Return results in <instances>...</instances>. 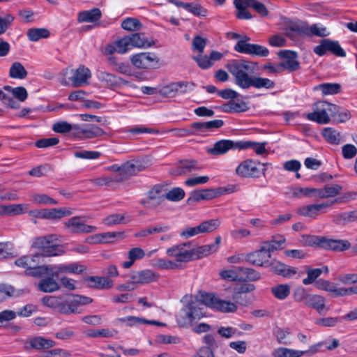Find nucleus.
<instances>
[{
    "label": "nucleus",
    "mask_w": 357,
    "mask_h": 357,
    "mask_svg": "<svg viewBox=\"0 0 357 357\" xmlns=\"http://www.w3.org/2000/svg\"><path fill=\"white\" fill-rule=\"evenodd\" d=\"M226 68L234 79L235 84L241 89H272L275 83L266 77L252 75L258 68V63L246 59H233Z\"/></svg>",
    "instance_id": "f257e3e1"
},
{
    "label": "nucleus",
    "mask_w": 357,
    "mask_h": 357,
    "mask_svg": "<svg viewBox=\"0 0 357 357\" xmlns=\"http://www.w3.org/2000/svg\"><path fill=\"white\" fill-rule=\"evenodd\" d=\"M91 297L79 294H70L63 298L59 296H45L43 298L44 305L54 308L61 314H80V306L91 303Z\"/></svg>",
    "instance_id": "f03ea898"
},
{
    "label": "nucleus",
    "mask_w": 357,
    "mask_h": 357,
    "mask_svg": "<svg viewBox=\"0 0 357 357\" xmlns=\"http://www.w3.org/2000/svg\"><path fill=\"white\" fill-rule=\"evenodd\" d=\"M205 316L204 307L198 298L190 297L176 315V323L180 327L188 328L194 321Z\"/></svg>",
    "instance_id": "7ed1b4c3"
},
{
    "label": "nucleus",
    "mask_w": 357,
    "mask_h": 357,
    "mask_svg": "<svg viewBox=\"0 0 357 357\" xmlns=\"http://www.w3.org/2000/svg\"><path fill=\"white\" fill-rule=\"evenodd\" d=\"M56 241H58L57 235L50 234L36 238L32 245L33 248L41 250V253L39 254L40 257L57 256L63 252V249L62 245L52 244Z\"/></svg>",
    "instance_id": "20e7f679"
},
{
    "label": "nucleus",
    "mask_w": 357,
    "mask_h": 357,
    "mask_svg": "<svg viewBox=\"0 0 357 357\" xmlns=\"http://www.w3.org/2000/svg\"><path fill=\"white\" fill-rule=\"evenodd\" d=\"M268 163H261L258 160L247 159L241 162L236 169V174L244 178H259L265 174L266 166Z\"/></svg>",
    "instance_id": "39448f33"
},
{
    "label": "nucleus",
    "mask_w": 357,
    "mask_h": 357,
    "mask_svg": "<svg viewBox=\"0 0 357 357\" xmlns=\"http://www.w3.org/2000/svg\"><path fill=\"white\" fill-rule=\"evenodd\" d=\"M196 84L192 82H175L162 86L160 89V93L164 97L174 98L177 96L184 95L192 91Z\"/></svg>",
    "instance_id": "423d86ee"
},
{
    "label": "nucleus",
    "mask_w": 357,
    "mask_h": 357,
    "mask_svg": "<svg viewBox=\"0 0 357 357\" xmlns=\"http://www.w3.org/2000/svg\"><path fill=\"white\" fill-rule=\"evenodd\" d=\"M333 105L326 101H319L313 105L314 112L306 114L309 121L319 124H326L330 121L329 114L332 112Z\"/></svg>",
    "instance_id": "0eeeda50"
},
{
    "label": "nucleus",
    "mask_w": 357,
    "mask_h": 357,
    "mask_svg": "<svg viewBox=\"0 0 357 357\" xmlns=\"http://www.w3.org/2000/svg\"><path fill=\"white\" fill-rule=\"evenodd\" d=\"M166 254L169 257L175 258L174 262L187 263L192 261L191 252V243L185 242L174 245L166 250Z\"/></svg>",
    "instance_id": "6e6552de"
},
{
    "label": "nucleus",
    "mask_w": 357,
    "mask_h": 357,
    "mask_svg": "<svg viewBox=\"0 0 357 357\" xmlns=\"http://www.w3.org/2000/svg\"><path fill=\"white\" fill-rule=\"evenodd\" d=\"M84 216H73L64 222V227L72 234H89L97 230V227L86 225Z\"/></svg>",
    "instance_id": "1a4fd4ad"
},
{
    "label": "nucleus",
    "mask_w": 357,
    "mask_h": 357,
    "mask_svg": "<svg viewBox=\"0 0 357 357\" xmlns=\"http://www.w3.org/2000/svg\"><path fill=\"white\" fill-rule=\"evenodd\" d=\"M220 225L218 219H211L196 227H186L181 232L180 236L184 238H188L199 234L210 233L217 229Z\"/></svg>",
    "instance_id": "9d476101"
},
{
    "label": "nucleus",
    "mask_w": 357,
    "mask_h": 357,
    "mask_svg": "<svg viewBox=\"0 0 357 357\" xmlns=\"http://www.w3.org/2000/svg\"><path fill=\"white\" fill-rule=\"evenodd\" d=\"M131 63L138 69L156 68L158 59L154 53L140 52L130 56Z\"/></svg>",
    "instance_id": "9b49d317"
},
{
    "label": "nucleus",
    "mask_w": 357,
    "mask_h": 357,
    "mask_svg": "<svg viewBox=\"0 0 357 357\" xmlns=\"http://www.w3.org/2000/svg\"><path fill=\"white\" fill-rule=\"evenodd\" d=\"M104 134L105 131L95 124L74 125L73 137L80 139L96 138Z\"/></svg>",
    "instance_id": "f8f14e48"
},
{
    "label": "nucleus",
    "mask_w": 357,
    "mask_h": 357,
    "mask_svg": "<svg viewBox=\"0 0 357 357\" xmlns=\"http://www.w3.org/2000/svg\"><path fill=\"white\" fill-rule=\"evenodd\" d=\"M163 187L160 185H153L146 194V197L139 201V204L148 209H154L164 201Z\"/></svg>",
    "instance_id": "ddd939ff"
},
{
    "label": "nucleus",
    "mask_w": 357,
    "mask_h": 357,
    "mask_svg": "<svg viewBox=\"0 0 357 357\" xmlns=\"http://www.w3.org/2000/svg\"><path fill=\"white\" fill-rule=\"evenodd\" d=\"M129 278L132 284H146L158 280L160 275L151 269L132 272Z\"/></svg>",
    "instance_id": "4468645a"
},
{
    "label": "nucleus",
    "mask_w": 357,
    "mask_h": 357,
    "mask_svg": "<svg viewBox=\"0 0 357 357\" xmlns=\"http://www.w3.org/2000/svg\"><path fill=\"white\" fill-rule=\"evenodd\" d=\"M250 41H245L244 43L240 45V54H247L252 57H266L269 55L268 49L259 44L250 43Z\"/></svg>",
    "instance_id": "2eb2a0df"
},
{
    "label": "nucleus",
    "mask_w": 357,
    "mask_h": 357,
    "mask_svg": "<svg viewBox=\"0 0 357 357\" xmlns=\"http://www.w3.org/2000/svg\"><path fill=\"white\" fill-rule=\"evenodd\" d=\"M220 195V189L195 190L190 192V195L187 199V203L190 204L202 200H211L219 197Z\"/></svg>",
    "instance_id": "dca6fc26"
},
{
    "label": "nucleus",
    "mask_w": 357,
    "mask_h": 357,
    "mask_svg": "<svg viewBox=\"0 0 357 357\" xmlns=\"http://www.w3.org/2000/svg\"><path fill=\"white\" fill-rule=\"evenodd\" d=\"M240 144L241 141L222 139L215 142L213 146L208 150V153L213 155H223L229 150H240Z\"/></svg>",
    "instance_id": "f3484780"
},
{
    "label": "nucleus",
    "mask_w": 357,
    "mask_h": 357,
    "mask_svg": "<svg viewBox=\"0 0 357 357\" xmlns=\"http://www.w3.org/2000/svg\"><path fill=\"white\" fill-rule=\"evenodd\" d=\"M91 77V73L89 68L80 65L73 71V76L70 77L71 85L73 87H79L89 84V79Z\"/></svg>",
    "instance_id": "a211bd4d"
},
{
    "label": "nucleus",
    "mask_w": 357,
    "mask_h": 357,
    "mask_svg": "<svg viewBox=\"0 0 357 357\" xmlns=\"http://www.w3.org/2000/svg\"><path fill=\"white\" fill-rule=\"evenodd\" d=\"M293 30L309 36L325 37L329 35L326 28L319 24H314L311 26L307 24H302L296 26Z\"/></svg>",
    "instance_id": "6ab92c4d"
},
{
    "label": "nucleus",
    "mask_w": 357,
    "mask_h": 357,
    "mask_svg": "<svg viewBox=\"0 0 357 357\" xmlns=\"http://www.w3.org/2000/svg\"><path fill=\"white\" fill-rule=\"evenodd\" d=\"M271 255L262 250L261 247L259 250L245 255V261L257 266H267L269 265Z\"/></svg>",
    "instance_id": "aec40b11"
},
{
    "label": "nucleus",
    "mask_w": 357,
    "mask_h": 357,
    "mask_svg": "<svg viewBox=\"0 0 357 357\" xmlns=\"http://www.w3.org/2000/svg\"><path fill=\"white\" fill-rule=\"evenodd\" d=\"M142 165L138 161H127L121 165V176L115 175L116 182L120 183L142 171Z\"/></svg>",
    "instance_id": "412c9836"
},
{
    "label": "nucleus",
    "mask_w": 357,
    "mask_h": 357,
    "mask_svg": "<svg viewBox=\"0 0 357 357\" xmlns=\"http://www.w3.org/2000/svg\"><path fill=\"white\" fill-rule=\"evenodd\" d=\"M279 56L286 60L280 63L281 68L288 70L289 72L297 70L300 68V63L297 61V54L289 50H283L279 52Z\"/></svg>",
    "instance_id": "4be33fe9"
},
{
    "label": "nucleus",
    "mask_w": 357,
    "mask_h": 357,
    "mask_svg": "<svg viewBox=\"0 0 357 357\" xmlns=\"http://www.w3.org/2000/svg\"><path fill=\"white\" fill-rule=\"evenodd\" d=\"M55 344L56 342L52 340L38 336L26 340L24 343V347L26 349H34L36 350H40L52 348Z\"/></svg>",
    "instance_id": "5701e85b"
},
{
    "label": "nucleus",
    "mask_w": 357,
    "mask_h": 357,
    "mask_svg": "<svg viewBox=\"0 0 357 357\" xmlns=\"http://www.w3.org/2000/svg\"><path fill=\"white\" fill-rule=\"evenodd\" d=\"M38 259H36V265L25 271L27 275L34 278H42L46 275L56 276V271L52 266H38Z\"/></svg>",
    "instance_id": "b1692460"
},
{
    "label": "nucleus",
    "mask_w": 357,
    "mask_h": 357,
    "mask_svg": "<svg viewBox=\"0 0 357 357\" xmlns=\"http://www.w3.org/2000/svg\"><path fill=\"white\" fill-rule=\"evenodd\" d=\"M201 169L200 164L196 160H182L179 161L174 171L176 175H185Z\"/></svg>",
    "instance_id": "393cba45"
},
{
    "label": "nucleus",
    "mask_w": 357,
    "mask_h": 357,
    "mask_svg": "<svg viewBox=\"0 0 357 357\" xmlns=\"http://www.w3.org/2000/svg\"><path fill=\"white\" fill-rule=\"evenodd\" d=\"M96 76L102 84L108 89H114L120 85L119 77L105 70H98Z\"/></svg>",
    "instance_id": "a878e982"
},
{
    "label": "nucleus",
    "mask_w": 357,
    "mask_h": 357,
    "mask_svg": "<svg viewBox=\"0 0 357 357\" xmlns=\"http://www.w3.org/2000/svg\"><path fill=\"white\" fill-rule=\"evenodd\" d=\"M84 280L88 287L98 289H110L113 286V281L105 277L89 276Z\"/></svg>",
    "instance_id": "bb28decb"
},
{
    "label": "nucleus",
    "mask_w": 357,
    "mask_h": 357,
    "mask_svg": "<svg viewBox=\"0 0 357 357\" xmlns=\"http://www.w3.org/2000/svg\"><path fill=\"white\" fill-rule=\"evenodd\" d=\"M330 204L323 203L319 204H310L301 207L298 213L303 216L316 217L320 211L329 206Z\"/></svg>",
    "instance_id": "cd10ccee"
},
{
    "label": "nucleus",
    "mask_w": 357,
    "mask_h": 357,
    "mask_svg": "<svg viewBox=\"0 0 357 357\" xmlns=\"http://www.w3.org/2000/svg\"><path fill=\"white\" fill-rule=\"evenodd\" d=\"M222 110L226 113H240L249 109V107L245 102H236L233 100L227 103L223 104L221 107Z\"/></svg>",
    "instance_id": "c85d7f7f"
},
{
    "label": "nucleus",
    "mask_w": 357,
    "mask_h": 357,
    "mask_svg": "<svg viewBox=\"0 0 357 357\" xmlns=\"http://www.w3.org/2000/svg\"><path fill=\"white\" fill-rule=\"evenodd\" d=\"M38 284V289L45 293H50L59 289V284L53 278L54 276L46 275Z\"/></svg>",
    "instance_id": "c756f323"
},
{
    "label": "nucleus",
    "mask_w": 357,
    "mask_h": 357,
    "mask_svg": "<svg viewBox=\"0 0 357 357\" xmlns=\"http://www.w3.org/2000/svg\"><path fill=\"white\" fill-rule=\"evenodd\" d=\"M305 305L316 310L319 314H321L325 310V299L324 297L319 295L309 294Z\"/></svg>",
    "instance_id": "7c9ffc66"
},
{
    "label": "nucleus",
    "mask_w": 357,
    "mask_h": 357,
    "mask_svg": "<svg viewBox=\"0 0 357 357\" xmlns=\"http://www.w3.org/2000/svg\"><path fill=\"white\" fill-rule=\"evenodd\" d=\"M273 296L280 301L285 300L291 293V286L288 284H277L271 288Z\"/></svg>",
    "instance_id": "2f4dec72"
},
{
    "label": "nucleus",
    "mask_w": 357,
    "mask_h": 357,
    "mask_svg": "<svg viewBox=\"0 0 357 357\" xmlns=\"http://www.w3.org/2000/svg\"><path fill=\"white\" fill-rule=\"evenodd\" d=\"M101 17V12L98 8H93L89 10L82 11L78 14L79 22H95Z\"/></svg>",
    "instance_id": "473e14b6"
},
{
    "label": "nucleus",
    "mask_w": 357,
    "mask_h": 357,
    "mask_svg": "<svg viewBox=\"0 0 357 357\" xmlns=\"http://www.w3.org/2000/svg\"><path fill=\"white\" fill-rule=\"evenodd\" d=\"M192 261L197 260L209 255L215 252V246L208 245H201L195 248H191Z\"/></svg>",
    "instance_id": "72a5a7b5"
},
{
    "label": "nucleus",
    "mask_w": 357,
    "mask_h": 357,
    "mask_svg": "<svg viewBox=\"0 0 357 357\" xmlns=\"http://www.w3.org/2000/svg\"><path fill=\"white\" fill-rule=\"evenodd\" d=\"M267 142H255L252 141H241L240 150L252 149L257 155H262L267 152L266 145Z\"/></svg>",
    "instance_id": "f704fd0d"
},
{
    "label": "nucleus",
    "mask_w": 357,
    "mask_h": 357,
    "mask_svg": "<svg viewBox=\"0 0 357 357\" xmlns=\"http://www.w3.org/2000/svg\"><path fill=\"white\" fill-rule=\"evenodd\" d=\"M144 256L145 252L143 249L141 248H133L129 250L128 254L129 261L123 262L122 266L124 268H129L132 266L135 261L144 258Z\"/></svg>",
    "instance_id": "c9c22d12"
},
{
    "label": "nucleus",
    "mask_w": 357,
    "mask_h": 357,
    "mask_svg": "<svg viewBox=\"0 0 357 357\" xmlns=\"http://www.w3.org/2000/svg\"><path fill=\"white\" fill-rule=\"evenodd\" d=\"M313 51L319 56H324L328 52L335 54V41L324 39L319 45L314 47Z\"/></svg>",
    "instance_id": "e433bc0d"
},
{
    "label": "nucleus",
    "mask_w": 357,
    "mask_h": 357,
    "mask_svg": "<svg viewBox=\"0 0 357 357\" xmlns=\"http://www.w3.org/2000/svg\"><path fill=\"white\" fill-rule=\"evenodd\" d=\"M285 242V238L280 236L278 239H273L270 241L264 242L261 245L262 250L271 256V253L280 248Z\"/></svg>",
    "instance_id": "4c0bfd02"
},
{
    "label": "nucleus",
    "mask_w": 357,
    "mask_h": 357,
    "mask_svg": "<svg viewBox=\"0 0 357 357\" xmlns=\"http://www.w3.org/2000/svg\"><path fill=\"white\" fill-rule=\"evenodd\" d=\"M54 269L56 271V276L59 273H81L84 268L83 266L79 265L77 263H71L69 264H61L54 266Z\"/></svg>",
    "instance_id": "58836bf2"
},
{
    "label": "nucleus",
    "mask_w": 357,
    "mask_h": 357,
    "mask_svg": "<svg viewBox=\"0 0 357 357\" xmlns=\"http://www.w3.org/2000/svg\"><path fill=\"white\" fill-rule=\"evenodd\" d=\"M117 234L115 232H106L99 234H96L86 239L89 243H106L113 241L116 236Z\"/></svg>",
    "instance_id": "ea45409f"
},
{
    "label": "nucleus",
    "mask_w": 357,
    "mask_h": 357,
    "mask_svg": "<svg viewBox=\"0 0 357 357\" xmlns=\"http://www.w3.org/2000/svg\"><path fill=\"white\" fill-rule=\"evenodd\" d=\"M24 213L23 204H10L0 206V215H16Z\"/></svg>",
    "instance_id": "a19ab883"
},
{
    "label": "nucleus",
    "mask_w": 357,
    "mask_h": 357,
    "mask_svg": "<svg viewBox=\"0 0 357 357\" xmlns=\"http://www.w3.org/2000/svg\"><path fill=\"white\" fill-rule=\"evenodd\" d=\"M9 76L11 78L22 79L27 76V71L20 62H14L9 70Z\"/></svg>",
    "instance_id": "79ce46f5"
},
{
    "label": "nucleus",
    "mask_w": 357,
    "mask_h": 357,
    "mask_svg": "<svg viewBox=\"0 0 357 357\" xmlns=\"http://www.w3.org/2000/svg\"><path fill=\"white\" fill-rule=\"evenodd\" d=\"M40 258V255L36 254L34 255H24L15 260V264L19 267H22L27 271L31 266L36 265V259Z\"/></svg>",
    "instance_id": "37998d69"
},
{
    "label": "nucleus",
    "mask_w": 357,
    "mask_h": 357,
    "mask_svg": "<svg viewBox=\"0 0 357 357\" xmlns=\"http://www.w3.org/2000/svg\"><path fill=\"white\" fill-rule=\"evenodd\" d=\"M245 0H234V4L237 10L236 17L240 20H250L252 18L251 13L246 10Z\"/></svg>",
    "instance_id": "c03bdc74"
},
{
    "label": "nucleus",
    "mask_w": 357,
    "mask_h": 357,
    "mask_svg": "<svg viewBox=\"0 0 357 357\" xmlns=\"http://www.w3.org/2000/svg\"><path fill=\"white\" fill-rule=\"evenodd\" d=\"M185 10L197 17H206L208 10L201 5L198 1L188 3Z\"/></svg>",
    "instance_id": "a18cd8bd"
},
{
    "label": "nucleus",
    "mask_w": 357,
    "mask_h": 357,
    "mask_svg": "<svg viewBox=\"0 0 357 357\" xmlns=\"http://www.w3.org/2000/svg\"><path fill=\"white\" fill-rule=\"evenodd\" d=\"M128 38L130 39L132 49L134 47H149L151 46L150 43L144 34L135 33L129 35Z\"/></svg>",
    "instance_id": "49530a36"
},
{
    "label": "nucleus",
    "mask_w": 357,
    "mask_h": 357,
    "mask_svg": "<svg viewBox=\"0 0 357 357\" xmlns=\"http://www.w3.org/2000/svg\"><path fill=\"white\" fill-rule=\"evenodd\" d=\"M27 36L31 41H38L41 38H47L50 36V31L44 28L29 29L27 31Z\"/></svg>",
    "instance_id": "de8ad7c7"
},
{
    "label": "nucleus",
    "mask_w": 357,
    "mask_h": 357,
    "mask_svg": "<svg viewBox=\"0 0 357 357\" xmlns=\"http://www.w3.org/2000/svg\"><path fill=\"white\" fill-rule=\"evenodd\" d=\"M31 201L36 204L40 205H56L57 201L45 194L35 193L31 195Z\"/></svg>",
    "instance_id": "09e8293b"
},
{
    "label": "nucleus",
    "mask_w": 357,
    "mask_h": 357,
    "mask_svg": "<svg viewBox=\"0 0 357 357\" xmlns=\"http://www.w3.org/2000/svg\"><path fill=\"white\" fill-rule=\"evenodd\" d=\"M305 272L307 275V278L303 280V284L305 285H309L314 283L317 281V278L323 273V269L320 268H311L308 266L305 268Z\"/></svg>",
    "instance_id": "8fccbe9b"
},
{
    "label": "nucleus",
    "mask_w": 357,
    "mask_h": 357,
    "mask_svg": "<svg viewBox=\"0 0 357 357\" xmlns=\"http://www.w3.org/2000/svg\"><path fill=\"white\" fill-rule=\"evenodd\" d=\"M45 213H46V219H60L72 214L71 211L63 208L45 209Z\"/></svg>",
    "instance_id": "3c124183"
},
{
    "label": "nucleus",
    "mask_w": 357,
    "mask_h": 357,
    "mask_svg": "<svg viewBox=\"0 0 357 357\" xmlns=\"http://www.w3.org/2000/svg\"><path fill=\"white\" fill-rule=\"evenodd\" d=\"M216 302L214 310L219 312L224 313L234 312L237 310V305L234 303L226 301L219 298Z\"/></svg>",
    "instance_id": "603ef678"
},
{
    "label": "nucleus",
    "mask_w": 357,
    "mask_h": 357,
    "mask_svg": "<svg viewBox=\"0 0 357 357\" xmlns=\"http://www.w3.org/2000/svg\"><path fill=\"white\" fill-rule=\"evenodd\" d=\"M342 187L336 185V204L346 203L351 200L355 199L357 196L356 192H342Z\"/></svg>",
    "instance_id": "864d4df0"
},
{
    "label": "nucleus",
    "mask_w": 357,
    "mask_h": 357,
    "mask_svg": "<svg viewBox=\"0 0 357 357\" xmlns=\"http://www.w3.org/2000/svg\"><path fill=\"white\" fill-rule=\"evenodd\" d=\"M218 299V297L213 294L203 292L200 294V299L198 301L201 302L202 307L206 306L214 310Z\"/></svg>",
    "instance_id": "5fc2aeb1"
},
{
    "label": "nucleus",
    "mask_w": 357,
    "mask_h": 357,
    "mask_svg": "<svg viewBox=\"0 0 357 357\" xmlns=\"http://www.w3.org/2000/svg\"><path fill=\"white\" fill-rule=\"evenodd\" d=\"M185 191L179 187H176L167 192L165 195V199L169 201L177 202L185 197Z\"/></svg>",
    "instance_id": "6e6d98bb"
},
{
    "label": "nucleus",
    "mask_w": 357,
    "mask_h": 357,
    "mask_svg": "<svg viewBox=\"0 0 357 357\" xmlns=\"http://www.w3.org/2000/svg\"><path fill=\"white\" fill-rule=\"evenodd\" d=\"M121 27L129 31H137L141 29L142 23L136 18L127 17L121 22Z\"/></svg>",
    "instance_id": "4d7b16f0"
},
{
    "label": "nucleus",
    "mask_w": 357,
    "mask_h": 357,
    "mask_svg": "<svg viewBox=\"0 0 357 357\" xmlns=\"http://www.w3.org/2000/svg\"><path fill=\"white\" fill-rule=\"evenodd\" d=\"M15 20V17L10 13L0 15V35L5 33Z\"/></svg>",
    "instance_id": "13d9d810"
},
{
    "label": "nucleus",
    "mask_w": 357,
    "mask_h": 357,
    "mask_svg": "<svg viewBox=\"0 0 357 357\" xmlns=\"http://www.w3.org/2000/svg\"><path fill=\"white\" fill-rule=\"evenodd\" d=\"M115 44L116 45L117 53L119 54H123L132 50L130 39L128 38V36L116 40Z\"/></svg>",
    "instance_id": "bf43d9fd"
},
{
    "label": "nucleus",
    "mask_w": 357,
    "mask_h": 357,
    "mask_svg": "<svg viewBox=\"0 0 357 357\" xmlns=\"http://www.w3.org/2000/svg\"><path fill=\"white\" fill-rule=\"evenodd\" d=\"M74 125L72 126L67 121H61L56 122L52 126V130L56 133H67L71 132V135L73 136Z\"/></svg>",
    "instance_id": "052dcab7"
},
{
    "label": "nucleus",
    "mask_w": 357,
    "mask_h": 357,
    "mask_svg": "<svg viewBox=\"0 0 357 357\" xmlns=\"http://www.w3.org/2000/svg\"><path fill=\"white\" fill-rule=\"evenodd\" d=\"M245 3L246 6H248L249 8L254 9L261 17L267 16L268 14V11L266 6L262 3L259 2L257 0H245Z\"/></svg>",
    "instance_id": "680f3d73"
},
{
    "label": "nucleus",
    "mask_w": 357,
    "mask_h": 357,
    "mask_svg": "<svg viewBox=\"0 0 357 357\" xmlns=\"http://www.w3.org/2000/svg\"><path fill=\"white\" fill-rule=\"evenodd\" d=\"M227 36L231 39V40H236L237 42L236 43V45L234 46V50L237 52H239V47L241 45H242V43H244L245 41H250L251 40V38L250 36H248V35H241V34H239L238 33H235V32H229L227 33Z\"/></svg>",
    "instance_id": "e2e57ef3"
},
{
    "label": "nucleus",
    "mask_w": 357,
    "mask_h": 357,
    "mask_svg": "<svg viewBox=\"0 0 357 357\" xmlns=\"http://www.w3.org/2000/svg\"><path fill=\"white\" fill-rule=\"evenodd\" d=\"M335 197V186L326 185L323 188H316L314 197L321 199Z\"/></svg>",
    "instance_id": "0e129e2a"
},
{
    "label": "nucleus",
    "mask_w": 357,
    "mask_h": 357,
    "mask_svg": "<svg viewBox=\"0 0 357 357\" xmlns=\"http://www.w3.org/2000/svg\"><path fill=\"white\" fill-rule=\"evenodd\" d=\"M154 266L158 268L165 270L176 269L179 267V264H178L177 262L162 258L157 259Z\"/></svg>",
    "instance_id": "69168bd1"
},
{
    "label": "nucleus",
    "mask_w": 357,
    "mask_h": 357,
    "mask_svg": "<svg viewBox=\"0 0 357 357\" xmlns=\"http://www.w3.org/2000/svg\"><path fill=\"white\" fill-rule=\"evenodd\" d=\"M357 220V211L342 213L336 217V222L345 225Z\"/></svg>",
    "instance_id": "338daca9"
},
{
    "label": "nucleus",
    "mask_w": 357,
    "mask_h": 357,
    "mask_svg": "<svg viewBox=\"0 0 357 357\" xmlns=\"http://www.w3.org/2000/svg\"><path fill=\"white\" fill-rule=\"evenodd\" d=\"M192 59L197 62L199 67L204 70L211 68L213 64L208 56H203L202 54L192 56Z\"/></svg>",
    "instance_id": "774afa93"
}]
</instances>
